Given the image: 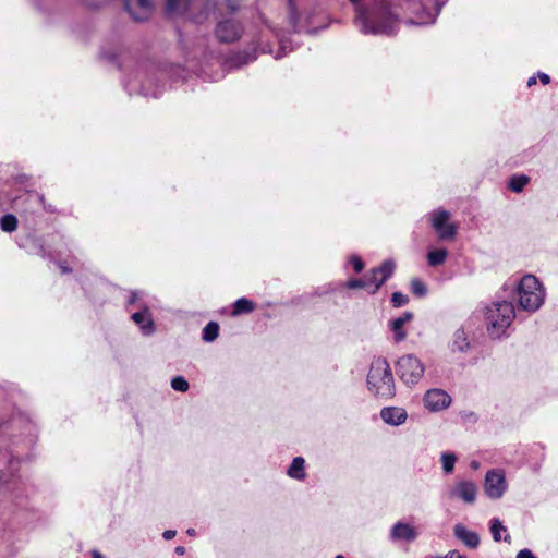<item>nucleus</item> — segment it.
<instances>
[{
  "mask_svg": "<svg viewBox=\"0 0 558 558\" xmlns=\"http://www.w3.org/2000/svg\"><path fill=\"white\" fill-rule=\"evenodd\" d=\"M518 308L526 313L537 312L546 299L544 284L534 275H524L515 284Z\"/></svg>",
  "mask_w": 558,
  "mask_h": 558,
  "instance_id": "1",
  "label": "nucleus"
},
{
  "mask_svg": "<svg viewBox=\"0 0 558 558\" xmlns=\"http://www.w3.org/2000/svg\"><path fill=\"white\" fill-rule=\"evenodd\" d=\"M515 317V310L511 302L495 301L485 306L484 322L490 338L502 337Z\"/></svg>",
  "mask_w": 558,
  "mask_h": 558,
  "instance_id": "2",
  "label": "nucleus"
},
{
  "mask_svg": "<svg viewBox=\"0 0 558 558\" xmlns=\"http://www.w3.org/2000/svg\"><path fill=\"white\" fill-rule=\"evenodd\" d=\"M396 23L397 20L388 5H380L371 12L360 10L356 16V24L365 34L390 35L395 32Z\"/></svg>",
  "mask_w": 558,
  "mask_h": 558,
  "instance_id": "3",
  "label": "nucleus"
},
{
  "mask_svg": "<svg viewBox=\"0 0 558 558\" xmlns=\"http://www.w3.org/2000/svg\"><path fill=\"white\" fill-rule=\"evenodd\" d=\"M367 388L371 393L384 399H390L396 395L395 378L385 359H376L372 362L367 375Z\"/></svg>",
  "mask_w": 558,
  "mask_h": 558,
  "instance_id": "4",
  "label": "nucleus"
},
{
  "mask_svg": "<svg viewBox=\"0 0 558 558\" xmlns=\"http://www.w3.org/2000/svg\"><path fill=\"white\" fill-rule=\"evenodd\" d=\"M397 373L407 386L418 384L425 373L423 362L414 354H405L397 362Z\"/></svg>",
  "mask_w": 558,
  "mask_h": 558,
  "instance_id": "5",
  "label": "nucleus"
},
{
  "mask_svg": "<svg viewBox=\"0 0 558 558\" xmlns=\"http://www.w3.org/2000/svg\"><path fill=\"white\" fill-rule=\"evenodd\" d=\"M444 0H409L408 10L415 15L412 23L427 25L435 21Z\"/></svg>",
  "mask_w": 558,
  "mask_h": 558,
  "instance_id": "6",
  "label": "nucleus"
},
{
  "mask_svg": "<svg viewBox=\"0 0 558 558\" xmlns=\"http://www.w3.org/2000/svg\"><path fill=\"white\" fill-rule=\"evenodd\" d=\"M430 225L440 240H452L458 232V225L450 221V213L445 209H436L430 214Z\"/></svg>",
  "mask_w": 558,
  "mask_h": 558,
  "instance_id": "7",
  "label": "nucleus"
},
{
  "mask_svg": "<svg viewBox=\"0 0 558 558\" xmlns=\"http://www.w3.org/2000/svg\"><path fill=\"white\" fill-rule=\"evenodd\" d=\"M447 495L450 499H460L468 505H472L476 500L477 487L471 481H459L448 488Z\"/></svg>",
  "mask_w": 558,
  "mask_h": 558,
  "instance_id": "8",
  "label": "nucleus"
},
{
  "mask_svg": "<svg viewBox=\"0 0 558 558\" xmlns=\"http://www.w3.org/2000/svg\"><path fill=\"white\" fill-rule=\"evenodd\" d=\"M485 493L492 499L500 498L507 488L505 474L500 470H492L485 476Z\"/></svg>",
  "mask_w": 558,
  "mask_h": 558,
  "instance_id": "9",
  "label": "nucleus"
},
{
  "mask_svg": "<svg viewBox=\"0 0 558 558\" xmlns=\"http://www.w3.org/2000/svg\"><path fill=\"white\" fill-rule=\"evenodd\" d=\"M426 409L432 412H439L447 409L451 403V397L442 389H429L423 398Z\"/></svg>",
  "mask_w": 558,
  "mask_h": 558,
  "instance_id": "10",
  "label": "nucleus"
},
{
  "mask_svg": "<svg viewBox=\"0 0 558 558\" xmlns=\"http://www.w3.org/2000/svg\"><path fill=\"white\" fill-rule=\"evenodd\" d=\"M395 270V263L392 260H385L379 267L372 269L369 277L371 293L374 294L378 289L391 277Z\"/></svg>",
  "mask_w": 558,
  "mask_h": 558,
  "instance_id": "11",
  "label": "nucleus"
},
{
  "mask_svg": "<svg viewBox=\"0 0 558 558\" xmlns=\"http://www.w3.org/2000/svg\"><path fill=\"white\" fill-rule=\"evenodd\" d=\"M417 536L418 531L416 527L402 521L396 522L391 526L389 534V537L392 542L412 543L417 538Z\"/></svg>",
  "mask_w": 558,
  "mask_h": 558,
  "instance_id": "12",
  "label": "nucleus"
},
{
  "mask_svg": "<svg viewBox=\"0 0 558 558\" xmlns=\"http://www.w3.org/2000/svg\"><path fill=\"white\" fill-rule=\"evenodd\" d=\"M125 9L134 21H146L153 12L150 0H124Z\"/></svg>",
  "mask_w": 558,
  "mask_h": 558,
  "instance_id": "13",
  "label": "nucleus"
},
{
  "mask_svg": "<svg viewBox=\"0 0 558 558\" xmlns=\"http://www.w3.org/2000/svg\"><path fill=\"white\" fill-rule=\"evenodd\" d=\"M216 36L220 41L232 43L240 38L241 27L232 20L220 22L216 28Z\"/></svg>",
  "mask_w": 558,
  "mask_h": 558,
  "instance_id": "14",
  "label": "nucleus"
},
{
  "mask_svg": "<svg viewBox=\"0 0 558 558\" xmlns=\"http://www.w3.org/2000/svg\"><path fill=\"white\" fill-rule=\"evenodd\" d=\"M412 319H413L412 312L407 311V312L402 313V315H400L399 317L390 320L389 327L393 333V340L396 342H401V341L405 340L408 333H407L404 326H405V324L412 322Z\"/></svg>",
  "mask_w": 558,
  "mask_h": 558,
  "instance_id": "15",
  "label": "nucleus"
},
{
  "mask_svg": "<svg viewBox=\"0 0 558 558\" xmlns=\"http://www.w3.org/2000/svg\"><path fill=\"white\" fill-rule=\"evenodd\" d=\"M453 535L461 541L466 547L475 549L480 545V536L476 532L469 530L464 524L457 523L453 526Z\"/></svg>",
  "mask_w": 558,
  "mask_h": 558,
  "instance_id": "16",
  "label": "nucleus"
},
{
  "mask_svg": "<svg viewBox=\"0 0 558 558\" xmlns=\"http://www.w3.org/2000/svg\"><path fill=\"white\" fill-rule=\"evenodd\" d=\"M380 417L388 425L399 426L407 421L408 413L403 408L386 407L381 409Z\"/></svg>",
  "mask_w": 558,
  "mask_h": 558,
  "instance_id": "17",
  "label": "nucleus"
},
{
  "mask_svg": "<svg viewBox=\"0 0 558 558\" xmlns=\"http://www.w3.org/2000/svg\"><path fill=\"white\" fill-rule=\"evenodd\" d=\"M132 320L140 327L144 335L149 336L154 333L155 325L148 308L132 314Z\"/></svg>",
  "mask_w": 558,
  "mask_h": 558,
  "instance_id": "18",
  "label": "nucleus"
},
{
  "mask_svg": "<svg viewBox=\"0 0 558 558\" xmlns=\"http://www.w3.org/2000/svg\"><path fill=\"white\" fill-rule=\"evenodd\" d=\"M490 533L495 542H500L501 539L507 543L511 542V537L507 533V527L498 518H493L490 520Z\"/></svg>",
  "mask_w": 558,
  "mask_h": 558,
  "instance_id": "19",
  "label": "nucleus"
},
{
  "mask_svg": "<svg viewBox=\"0 0 558 558\" xmlns=\"http://www.w3.org/2000/svg\"><path fill=\"white\" fill-rule=\"evenodd\" d=\"M287 474L295 480L305 477V460L301 456H296L287 470Z\"/></svg>",
  "mask_w": 558,
  "mask_h": 558,
  "instance_id": "20",
  "label": "nucleus"
},
{
  "mask_svg": "<svg viewBox=\"0 0 558 558\" xmlns=\"http://www.w3.org/2000/svg\"><path fill=\"white\" fill-rule=\"evenodd\" d=\"M190 8V0H167V11L171 15H183Z\"/></svg>",
  "mask_w": 558,
  "mask_h": 558,
  "instance_id": "21",
  "label": "nucleus"
},
{
  "mask_svg": "<svg viewBox=\"0 0 558 558\" xmlns=\"http://www.w3.org/2000/svg\"><path fill=\"white\" fill-rule=\"evenodd\" d=\"M254 308L255 305L251 300L246 298H240L234 302L231 314L232 316H238L243 313H251L254 311Z\"/></svg>",
  "mask_w": 558,
  "mask_h": 558,
  "instance_id": "22",
  "label": "nucleus"
},
{
  "mask_svg": "<svg viewBox=\"0 0 558 558\" xmlns=\"http://www.w3.org/2000/svg\"><path fill=\"white\" fill-rule=\"evenodd\" d=\"M448 251L445 248L432 250L427 253V263L429 266H439L445 263Z\"/></svg>",
  "mask_w": 558,
  "mask_h": 558,
  "instance_id": "23",
  "label": "nucleus"
},
{
  "mask_svg": "<svg viewBox=\"0 0 558 558\" xmlns=\"http://www.w3.org/2000/svg\"><path fill=\"white\" fill-rule=\"evenodd\" d=\"M452 345L459 351H465L469 348L468 335L463 328L456 330L453 335Z\"/></svg>",
  "mask_w": 558,
  "mask_h": 558,
  "instance_id": "24",
  "label": "nucleus"
},
{
  "mask_svg": "<svg viewBox=\"0 0 558 558\" xmlns=\"http://www.w3.org/2000/svg\"><path fill=\"white\" fill-rule=\"evenodd\" d=\"M219 335V325L215 322L208 323L203 329V340L211 342L217 339Z\"/></svg>",
  "mask_w": 558,
  "mask_h": 558,
  "instance_id": "25",
  "label": "nucleus"
},
{
  "mask_svg": "<svg viewBox=\"0 0 558 558\" xmlns=\"http://www.w3.org/2000/svg\"><path fill=\"white\" fill-rule=\"evenodd\" d=\"M529 182L530 178L527 175H514L510 179L509 187L511 191L520 193Z\"/></svg>",
  "mask_w": 558,
  "mask_h": 558,
  "instance_id": "26",
  "label": "nucleus"
},
{
  "mask_svg": "<svg viewBox=\"0 0 558 558\" xmlns=\"http://www.w3.org/2000/svg\"><path fill=\"white\" fill-rule=\"evenodd\" d=\"M0 226L4 232H12L17 227V219L11 214L4 215L0 220Z\"/></svg>",
  "mask_w": 558,
  "mask_h": 558,
  "instance_id": "27",
  "label": "nucleus"
},
{
  "mask_svg": "<svg viewBox=\"0 0 558 558\" xmlns=\"http://www.w3.org/2000/svg\"><path fill=\"white\" fill-rule=\"evenodd\" d=\"M171 387L175 391L185 392L189 390V383L182 376H175L171 380Z\"/></svg>",
  "mask_w": 558,
  "mask_h": 558,
  "instance_id": "28",
  "label": "nucleus"
},
{
  "mask_svg": "<svg viewBox=\"0 0 558 558\" xmlns=\"http://www.w3.org/2000/svg\"><path fill=\"white\" fill-rule=\"evenodd\" d=\"M345 287L348 289H366L371 292L372 287L368 279L362 280V279H351L347 281Z\"/></svg>",
  "mask_w": 558,
  "mask_h": 558,
  "instance_id": "29",
  "label": "nucleus"
},
{
  "mask_svg": "<svg viewBox=\"0 0 558 558\" xmlns=\"http://www.w3.org/2000/svg\"><path fill=\"white\" fill-rule=\"evenodd\" d=\"M411 290L413 292V294H415L416 296H425L426 292H427V289H426V286L424 284V282H422L420 279H412L411 281Z\"/></svg>",
  "mask_w": 558,
  "mask_h": 558,
  "instance_id": "30",
  "label": "nucleus"
},
{
  "mask_svg": "<svg viewBox=\"0 0 558 558\" xmlns=\"http://www.w3.org/2000/svg\"><path fill=\"white\" fill-rule=\"evenodd\" d=\"M391 303L395 307H401L409 303V298L401 292H393Z\"/></svg>",
  "mask_w": 558,
  "mask_h": 558,
  "instance_id": "31",
  "label": "nucleus"
},
{
  "mask_svg": "<svg viewBox=\"0 0 558 558\" xmlns=\"http://www.w3.org/2000/svg\"><path fill=\"white\" fill-rule=\"evenodd\" d=\"M457 461V456H442V469L446 473H450Z\"/></svg>",
  "mask_w": 558,
  "mask_h": 558,
  "instance_id": "32",
  "label": "nucleus"
},
{
  "mask_svg": "<svg viewBox=\"0 0 558 558\" xmlns=\"http://www.w3.org/2000/svg\"><path fill=\"white\" fill-rule=\"evenodd\" d=\"M349 263L353 266L355 272H361L364 269V263L359 256H351Z\"/></svg>",
  "mask_w": 558,
  "mask_h": 558,
  "instance_id": "33",
  "label": "nucleus"
},
{
  "mask_svg": "<svg viewBox=\"0 0 558 558\" xmlns=\"http://www.w3.org/2000/svg\"><path fill=\"white\" fill-rule=\"evenodd\" d=\"M517 558H537V557L532 553V550L525 548V549H521L517 554Z\"/></svg>",
  "mask_w": 558,
  "mask_h": 558,
  "instance_id": "34",
  "label": "nucleus"
},
{
  "mask_svg": "<svg viewBox=\"0 0 558 558\" xmlns=\"http://www.w3.org/2000/svg\"><path fill=\"white\" fill-rule=\"evenodd\" d=\"M442 558H466L462 554H460L458 550L453 549L448 551Z\"/></svg>",
  "mask_w": 558,
  "mask_h": 558,
  "instance_id": "35",
  "label": "nucleus"
},
{
  "mask_svg": "<svg viewBox=\"0 0 558 558\" xmlns=\"http://www.w3.org/2000/svg\"><path fill=\"white\" fill-rule=\"evenodd\" d=\"M175 536V531L167 530L162 533V537L167 541L172 539Z\"/></svg>",
  "mask_w": 558,
  "mask_h": 558,
  "instance_id": "36",
  "label": "nucleus"
},
{
  "mask_svg": "<svg viewBox=\"0 0 558 558\" xmlns=\"http://www.w3.org/2000/svg\"><path fill=\"white\" fill-rule=\"evenodd\" d=\"M240 2H241V0H226L227 5H228L231 10L236 9Z\"/></svg>",
  "mask_w": 558,
  "mask_h": 558,
  "instance_id": "37",
  "label": "nucleus"
},
{
  "mask_svg": "<svg viewBox=\"0 0 558 558\" xmlns=\"http://www.w3.org/2000/svg\"><path fill=\"white\" fill-rule=\"evenodd\" d=\"M538 77L544 85H547L550 82V77L546 73L539 72Z\"/></svg>",
  "mask_w": 558,
  "mask_h": 558,
  "instance_id": "38",
  "label": "nucleus"
},
{
  "mask_svg": "<svg viewBox=\"0 0 558 558\" xmlns=\"http://www.w3.org/2000/svg\"><path fill=\"white\" fill-rule=\"evenodd\" d=\"M138 296H140L138 292H135V291L132 292L129 302L134 303L138 299Z\"/></svg>",
  "mask_w": 558,
  "mask_h": 558,
  "instance_id": "39",
  "label": "nucleus"
},
{
  "mask_svg": "<svg viewBox=\"0 0 558 558\" xmlns=\"http://www.w3.org/2000/svg\"><path fill=\"white\" fill-rule=\"evenodd\" d=\"M536 84V77L535 76H531L529 80H527V86L531 87L533 85Z\"/></svg>",
  "mask_w": 558,
  "mask_h": 558,
  "instance_id": "40",
  "label": "nucleus"
},
{
  "mask_svg": "<svg viewBox=\"0 0 558 558\" xmlns=\"http://www.w3.org/2000/svg\"><path fill=\"white\" fill-rule=\"evenodd\" d=\"M175 553H177V554H179V555H183V554L185 553V549H184V547H182V546H178V547L175 548Z\"/></svg>",
  "mask_w": 558,
  "mask_h": 558,
  "instance_id": "41",
  "label": "nucleus"
},
{
  "mask_svg": "<svg viewBox=\"0 0 558 558\" xmlns=\"http://www.w3.org/2000/svg\"><path fill=\"white\" fill-rule=\"evenodd\" d=\"M3 449H8V447L5 446V439L0 438V450H3Z\"/></svg>",
  "mask_w": 558,
  "mask_h": 558,
  "instance_id": "42",
  "label": "nucleus"
},
{
  "mask_svg": "<svg viewBox=\"0 0 558 558\" xmlns=\"http://www.w3.org/2000/svg\"><path fill=\"white\" fill-rule=\"evenodd\" d=\"M60 268H61V271H62L63 274H65V272H69V271H70V269H69L68 267L63 266V265H61V266H60Z\"/></svg>",
  "mask_w": 558,
  "mask_h": 558,
  "instance_id": "43",
  "label": "nucleus"
},
{
  "mask_svg": "<svg viewBox=\"0 0 558 558\" xmlns=\"http://www.w3.org/2000/svg\"><path fill=\"white\" fill-rule=\"evenodd\" d=\"M92 558H105L101 554L99 553H93V557Z\"/></svg>",
  "mask_w": 558,
  "mask_h": 558,
  "instance_id": "44",
  "label": "nucleus"
},
{
  "mask_svg": "<svg viewBox=\"0 0 558 558\" xmlns=\"http://www.w3.org/2000/svg\"><path fill=\"white\" fill-rule=\"evenodd\" d=\"M186 533H187L189 535H191V536H194V535H195V530H194V529H189V530L186 531Z\"/></svg>",
  "mask_w": 558,
  "mask_h": 558,
  "instance_id": "45",
  "label": "nucleus"
},
{
  "mask_svg": "<svg viewBox=\"0 0 558 558\" xmlns=\"http://www.w3.org/2000/svg\"><path fill=\"white\" fill-rule=\"evenodd\" d=\"M465 416H466L468 418H474V417H475V415H474L472 412L468 413Z\"/></svg>",
  "mask_w": 558,
  "mask_h": 558,
  "instance_id": "46",
  "label": "nucleus"
},
{
  "mask_svg": "<svg viewBox=\"0 0 558 558\" xmlns=\"http://www.w3.org/2000/svg\"><path fill=\"white\" fill-rule=\"evenodd\" d=\"M425 558H442V556H427Z\"/></svg>",
  "mask_w": 558,
  "mask_h": 558,
  "instance_id": "47",
  "label": "nucleus"
},
{
  "mask_svg": "<svg viewBox=\"0 0 558 558\" xmlns=\"http://www.w3.org/2000/svg\"><path fill=\"white\" fill-rule=\"evenodd\" d=\"M251 60H255V56L251 57L248 60H245L244 63L251 61Z\"/></svg>",
  "mask_w": 558,
  "mask_h": 558,
  "instance_id": "48",
  "label": "nucleus"
},
{
  "mask_svg": "<svg viewBox=\"0 0 558 558\" xmlns=\"http://www.w3.org/2000/svg\"><path fill=\"white\" fill-rule=\"evenodd\" d=\"M335 558H344L342 555H337Z\"/></svg>",
  "mask_w": 558,
  "mask_h": 558,
  "instance_id": "49",
  "label": "nucleus"
},
{
  "mask_svg": "<svg viewBox=\"0 0 558 558\" xmlns=\"http://www.w3.org/2000/svg\"><path fill=\"white\" fill-rule=\"evenodd\" d=\"M353 2H357L359 0H352Z\"/></svg>",
  "mask_w": 558,
  "mask_h": 558,
  "instance_id": "50",
  "label": "nucleus"
}]
</instances>
